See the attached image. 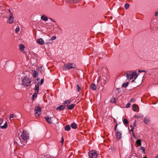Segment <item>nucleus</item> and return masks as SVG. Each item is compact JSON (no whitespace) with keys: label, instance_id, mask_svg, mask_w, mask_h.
Segmentation results:
<instances>
[{"label":"nucleus","instance_id":"44","mask_svg":"<svg viewBox=\"0 0 158 158\" xmlns=\"http://www.w3.org/2000/svg\"><path fill=\"white\" fill-rule=\"evenodd\" d=\"M103 81H106V77H105V76H104V77H103Z\"/></svg>","mask_w":158,"mask_h":158},{"label":"nucleus","instance_id":"30","mask_svg":"<svg viewBox=\"0 0 158 158\" xmlns=\"http://www.w3.org/2000/svg\"><path fill=\"white\" fill-rule=\"evenodd\" d=\"M76 88L77 89V91L78 92H79L81 89V87L79 86L78 84L77 85Z\"/></svg>","mask_w":158,"mask_h":158},{"label":"nucleus","instance_id":"26","mask_svg":"<svg viewBox=\"0 0 158 158\" xmlns=\"http://www.w3.org/2000/svg\"><path fill=\"white\" fill-rule=\"evenodd\" d=\"M137 106L136 104H134L132 105V109L134 111H135L136 110V107Z\"/></svg>","mask_w":158,"mask_h":158},{"label":"nucleus","instance_id":"2","mask_svg":"<svg viewBox=\"0 0 158 158\" xmlns=\"http://www.w3.org/2000/svg\"><path fill=\"white\" fill-rule=\"evenodd\" d=\"M31 82V79L29 78L27 76L24 77L22 81V84L25 86L30 85Z\"/></svg>","mask_w":158,"mask_h":158},{"label":"nucleus","instance_id":"41","mask_svg":"<svg viewBox=\"0 0 158 158\" xmlns=\"http://www.w3.org/2000/svg\"><path fill=\"white\" fill-rule=\"evenodd\" d=\"M44 82V79H42L40 81V85H42L43 83Z\"/></svg>","mask_w":158,"mask_h":158},{"label":"nucleus","instance_id":"5","mask_svg":"<svg viewBox=\"0 0 158 158\" xmlns=\"http://www.w3.org/2000/svg\"><path fill=\"white\" fill-rule=\"evenodd\" d=\"M41 108L39 106H37L35 108V116H38L41 114Z\"/></svg>","mask_w":158,"mask_h":158},{"label":"nucleus","instance_id":"23","mask_svg":"<svg viewBox=\"0 0 158 158\" xmlns=\"http://www.w3.org/2000/svg\"><path fill=\"white\" fill-rule=\"evenodd\" d=\"M136 144H138V146H141V140L139 139L137 140L136 141Z\"/></svg>","mask_w":158,"mask_h":158},{"label":"nucleus","instance_id":"21","mask_svg":"<svg viewBox=\"0 0 158 158\" xmlns=\"http://www.w3.org/2000/svg\"><path fill=\"white\" fill-rule=\"evenodd\" d=\"M70 100H66L64 102L63 104H64L65 105H67L70 104Z\"/></svg>","mask_w":158,"mask_h":158},{"label":"nucleus","instance_id":"29","mask_svg":"<svg viewBox=\"0 0 158 158\" xmlns=\"http://www.w3.org/2000/svg\"><path fill=\"white\" fill-rule=\"evenodd\" d=\"M129 7V4L128 3H126L124 6V7L126 9H128Z\"/></svg>","mask_w":158,"mask_h":158},{"label":"nucleus","instance_id":"11","mask_svg":"<svg viewBox=\"0 0 158 158\" xmlns=\"http://www.w3.org/2000/svg\"><path fill=\"white\" fill-rule=\"evenodd\" d=\"M121 135L122 134L120 132L118 131H117L116 136L117 139L119 140L121 139L122 138Z\"/></svg>","mask_w":158,"mask_h":158},{"label":"nucleus","instance_id":"38","mask_svg":"<svg viewBox=\"0 0 158 158\" xmlns=\"http://www.w3.org/2000/svg\"><path fill=\"white\" fill-rule=\"evenodd\" d=\"M81 0H73V2L74 3H77L80 1Z\"/></svg>","mask_w":158,"mask_h":158},{"label":"nucleus","instance_id":"56","mask_svg":"<svg viewBox=\"0 0 158 158\" xmlns=\"http://www.w3.org/2000/svg\"><path fill=\"white\" fill-rule=\"evenodd\" d=\"M67 2H69V1L68 0H67Z\"/></svg>","mask_w":158,"mask_h":158},{"label":"nucleus","instance_id":"20","mask_svg":"<svg viewBox=\"0 0 158 158\" xmlns=\"http://www.w3.org/2000/svg\"><path fill=\"white\" fill-rule=\"evenodd\" d=\"M17 118L16 115L14 114H10L9 117V119L10 120L12 118Z\"/></svg>","mask_w":158,"mask_h":158},{"label":"nucleus","instance_id":"15","mask_svg":"<svg viewBox=\"0 0 158 158\" xmlns=\"http://www.w3.org/2000/svg\"><path fill=\"white\" fill-rule=\"evenodd\" d=\"M150 120V118L148 117H145L144 119V122L145 123V124H147L148 123Z\"/></svg>","mask_w":158,"mask_h":158},{"label":"nucleus","instance_id":"12","mask_svg":"<svg viewBox=\"0 0 158 158\" xmlns=\"http://www.w3.org/2000/svg\"><path fill=\"white\" fill-rule=\"evenodd\" d=\"M90 89L92 90H95L96 89V86L94 83H92L90 85Z\"/></svg>","mask_w":158,"mask_h":158},{"label":"nucleus","instance_id":"55","mask_svg":"<svg viewBox=\"0 0 158 158\" xmlns=\"http://www.w3.org/2000/svg\"><path fill=\"white\" fill-rule=\"evenodd\" d=\"M134 81V80H133V81H132V82H133Z\"/></svg>","mask_w":158,"mask_h":158},{"label":"nucleus","instance_id":"13","mask_svg":"<svg viewBox=\"0 0 158 158\" xmlns=\"http://www.w3.org/2000/svg\"><path fill=\"white\" fill-rule=\"evenodd\" d=\"M45 118L48 123L51 124L52 123L51 118H50L48 116H47L46 117H45Z\"/></svg>","mask_w":158,"mask_h":158},{"label":"nucleus","instance_id":"49","mask_svg":"<svg viewBox=\"0 0 158 158\" xmlns=\"http://www.w3.org/2000/svg\"><path fill=\"white\" fill-rule=\"evenodd\" d=\"M49 19H50L53 22H55V21L54 20V19H52L50 18H49Z\"/></svg>","mask_w":158,"mask_h":158},{"label":"nucleus","instance_id":"8","mask_svg":"<svg viewBox=\"0 0 158 158\" xmlns=\"http://www.w3.org/2000/svg\"><path fill=\"white\" fill-rule=\"evenodd\" d=\"M14 17L13 16L12 13H10V15H9V16L8 18V19L7 20V23L10 24H11L14 22Z\"/></svg>","mask_w":158,"mask_h":158},{"label":"nucleus","instance_id":"47","mask_svg":"<svg viewBox=\"0 0 158 158\" xmlns=\"http://www.w3.org/2000/svg\"><path fill=\"white\" fill-rule=\"evenodd\" d=\"M158 14V11H156L155 13V16H157V15Z\"/></svg>","mask_w":158,"mask_h":158},{"label":"nucleus","instance_id":"3","mask_svg":"<svg viewBox=\"0 0 158 158\" xmlns=\"http://www.w3.org/2000/svg\"><path fill=\"white\" fill-rule=\"evenodd\" d=\"M75 65L73 63L66 64H64L63 66V68L64 69L66 70L68 69H70L75 68Z\"/></svg>","mask_w":158,"mask_h":158},{"label":"nucleus","instance_id":"22","mask_svg":"<svg viewBox=\"0 0 158 158\" xmlns=\"http://www.w3.org/2000/svg\"><path fill=\"white\" fill-rule=\"evenodd\" d=\"M65 130L66 131H69L70 129V127L69 125H67L65 127Z\"/></svg>","mask_w":158,"mask_h":158},{"label":"nucleus","instance_id":"51","mask_svg":"<svg viewBox=\"0 0 158 158\" xmlns=\"http://www.w3.org/2000/svg\"><path fill=\"white\" fill-rule=\"evenodd\" d=\"M155 158H158V154L157 155V156L155 157Z\"/></svg>","mask_w":158,"mask_h":158},{"label":"nucleus","instance_id":"28","mask_svg":"<svg viewBox=\"0 0 158 158\" xmlns=\"http://www.w3.org/2000/svg\"><path fill=\"white\" fill-rule=\"evenodd\" d=\"M128 84H129L128 82H127L126 83H124L122 85V86L123 87H125V88L128 85Z\"/></svg>","mask_w":158,"mask_h":158},{"label":"nucleus","instance_id":"54","mask_svg":"<svg viewBox=\"0 0 158 158\" xmlns=\"http://www.w3.org/2000/svg\"><path fill=\"white\" fill-rule=\"evenodd\" d=\"M143 158H147L146 157H143Z\"/></svg>","mask_w":158,"mask_h":158},{"label":"nucleus","instance_id":"6","mask_svg":"<svg viewBox=\"0 0 158 158\" xmlns=\"http://www.w3.org/2000/svg\"><path fill=\"white\" fill-rule=\"evenodd\" d=\"M89 155L90 158H96L98 156L96 152L93 151L89 152Z\"/></svg>","mask_w":158,"mask_h":158},{"label":"nucleus","instance_id":"35","mask_svg":"<svg viewBox=\"0 0 158 158\" xmlns=\"http://www.w3.org/2000/svg\"><path fill=\"white\" fill-rule=\"evenodd\" d=\"M38 92H35L33 95V98L36 97L37 96V94Z\"/></svg>","mask_w":158,"mask_h":158},{"label":"nucleus","instance_id":"4","mask_svg":"<svg viewBox=\"0 0 158 158\" xmlns=\"http://www.w3.org/2000/svg\"><path fill=\"white\" fill-rule=\"evenodd\" d=\"M126 74L127 78H129L130 80L133 79L135 75V72L132 71H127Z\"/></svg>","mask_w":158,"mask_h":158},{"label":"nucleus","instance_id":"48","mask_svg":"<svg viewBox=\"0 0 158 158\" xmlns=\"http://www.w3.org/2000/svg\"><path fill=\"white\" fill-rule=\"evenodd\" d=\"M8 11H9V15H10V13H12L11 12V10H10V9H9V10H8Z\"/></svg>","mask_w":158,"mask_h":158},{"label":"nucleus","instance_id":"32","mask_svg":"<svg viewBox=\"0 0 158 158\" xmlns=\"http://www.w3.org/2000/svg\"><path fill=\"white\" fill-rule=\"evenodd\" d=\"M19 29L20 28L18 26H17V28L15 30V32L16 33H17L19 31Z\"/></svg>","mask_w":158,"mask_h":158},{"label":"nucleus","instance_id":"43","mask_svg":"<svg viewBox=\"0 0 158 158\" xmlns=\"http://www.w3.org/2000/svg\"><path fill=\"white\" fill-rule=\"evenodd\" d=\"M141 150H142V151H143V153H145V152H145V149H144V147H141Z\"/></svg>","mask_w":158,"mask_h":158},{"label":"nucleus","instance_id":"33","mask_svg":"<svg viewBox=\"0 0 158 158\" xmlns=\"http://www.w3.org/2000/svg\"><path fill=\"white\" fill-rule=\"evenodd\" d=\"M110 102H111L115 103L116 102V99L115 98H112L110 100Z\"/></svg>","mask_w":158,"mask_h":158},{"label":"nucleus","instance_id":"36","mask_svg":"<svg viewBox=\"0 0 158 158\" xmlns=\"http://www.w3.org/2000/svg\"><path fill=\"white\" fill-rule=\"evenodd\" d=\"M135 76H134V77H135V78H134V79H135L137 77L138 75H137V73H136V72H135Z\"/></svg>","mask_w":158,"mask_h":158},{"label":"nucleus","instance_id":"39","mask_svg":"<svg viewBox=\"0 0 158 158\" xmlns=\"http://www.w3.org/2000/svg\"><path fill=\"white\" fill-rule=\"evenodd\" d=\"M146 71L145 70H139L138 71V72L139 73H140L142 72H145Z\"/></svg>","mask_w":158,"mask_h":158},{"label":"nucleus","instance_id":"10","mask_svg":"<svg viewBox=\"0 0 158 158\" xmlns=\"http://www.w3.org/2000/svg\"><path fill=\"white\" fill-rule=\"evenodd\" d=\"M65 107V105H61L56 108L57 110L58 111H60L63 110Z\"/></svg>","mask_w":158,"mask_h":158},{"label":"nucleus","instance_id":"19","mask_svg":"<svg viewBox=\"0 0 158 158\" xmlns=\"http://www.w3.org/2000/svg\"><path fill=\"white\" fill-rule=\"evenodd\" d=\"M41 18L44 21H47L48 19V18L47 16L44 15H43L41 16Z\"/></svg>","mask_w":158,"mask_h":158},{"label":"nucleus","instance_id":"9","mask_svg":"<svg viewBox=\"0 0 158 158\" xmlns=\"http://www.w3.org/2000/svg\"><path fill=\"white\" fill-rule=\"evenodd\" d=\"M37 42L40 45H43L44 43L43 40L41 38L37 39Z\"/></svg>","mask_w":158,"mask_h":158},{"label":"nucleus","instance_id":"45","mask_svg":"<svg viewBox=\"0 0 158 158\" xmlns=\"http://www.w3.org/2000/svg\"><path fill=\"white\" fill-rule=\"evenodd\" d=\"M18 76L16 77V80L17 81H20L19 78H18Z\"/></svg>","mask_w":158,"mask_h":158},{"label":"nucleus","instance_id":"52","mask_svg":"<svg viewBox=\"0 0 158 158\" xmlns=\"http://www.w3.org/2000/svg\"><path fill=\"white\" fill-rule=\"evenodd\" d=\"M133 133V136L135 137V135H134V133Z\"/></svg>","mask_w":158,"mask_h":158},{"label":"nucleus","instance_id":"50","mask_svg":"<svg viewBox=\"0 0 158 158\" xmlns=\"http://www.w3.org/2000/svg\"><path fill=\"white\" fill-rule=\"evenodd\" d=\"M106 81H103V85H105L106 83Z\"/></svg>","mask_w":158,"mask_h":158},{"label":"nucleus","instance_id":"34","mask_svg":"<svg viewBox=\"0 0 158 158\" xmlns=\"http://www.w3.org/2000/svg\"><path fill=\"white\" fill-rule=\"evenodd\" d=\"M20 49V50H23L25 48L23 44H21L19 45Z\"/></svg>","mask_w":158,"mask_h":158},{"label":"nucleus","instance_id":"17","mask_svg":"<svg viewBox=\"0 0 158 158\" xmlns=\"http://www.w3.org/2000/svg\"><path fill=\"white\" fill-rule=\"evenodd\" d=\"M75 105V104H72L70 105H68L67 106V108L69 110H72L74 108Z\"/></svg>","mask_w":158,"mask_h":158},{"label":"nucleus","instance_id":"24","mask_svg":"<svg viewBox=\"0 0 158 158\" xmlns=\"http://www.w3.org/2000/svg\"><path fill=\"white\" fill-rule=\"evenodd\" d=\"M38 75L37 72L35 70H34L33 73V76L34 77H36Z\"/></svg>","mask_w":158,"mask_h":158},{"label":"nucleus","instance_id":"16","mask_svg":"<svg viewBox=\"0 0 158 158\" xmlns=\"http://www.w3.org/2000/svg\"><path fill=\"white\" fill-rule=\"evenodd\" d=\"M71 127L73 129H76L77 127V125L75 123L73 122L70 125Z\"/></svg>","mask_w":158,"mask_h":158},{"label":"nucleus","instance_id":"7","mask_svg":"<svg viewBox=\"0 0 158 158\" xmlns=\"http://www.w3.org/2000/svg\"><path fill=\"white\" fill-rule=\"evenodd\" d=\"M3 119L2 118H0V127L2 129H4L6 128L8 125V123L6 122L4 125L2 126L1 125L3 121Z\"/></svg>","mask_w":158,"mask_h":158},{"label":"nucleus","instance_id":"18","mask_svg":"<svg viewBox=\"0 0 158 158\" xmlns=\"http://www.w3.org/2000/svg\"><path fill=\"white\" fill-rule=\"evenodd\" d=\"M39 85L36 84L35 85V92H38L39 89Z\"/></svg>","mask_w":158,"mask_h":158},{"label":"nucleus","instance_id":"31","mask_svg":"<svg viewBox=\"0 0 158 158\" xmlns=\"http://www.w3.org/2000/svg\"><path fill=\"white\" fill-rule=\"evenodd\" d=\"M56 36H52L51 38V40H49V43H51V42H50V41H51L52 40L56 39Z\"/></svg>","mask_w":158,"mask_h":158},{"label":"nucleus","instance_id":"14","mask_svg":"<svg viewBox=\"0 0 158 158\" xmlns=\"http://www.w3.org/2000/svg\"><path fill=\"white\" fill-rule=\"evenodd\" d=\"M136 125L135 122H134L133 123H132L130 125V127H131V131L132 132V133H133V129L134 127H135Z\"/></svg>","mask_w":158,"mask_h":158},{"label":"nucleus","instance_id":"27","mask_svg":"<svg viewBox=\"0 0 158 158\" xmlns=\"http://www.w3.org/2000/svg\"><path fill=\"white\" fill-rule=\"evenodd\" d=\"M123 123L124 124H127L128 123V122L127 118H125L123 120Z\"/></svg>","mask_w":158,"mask_h":158},{"label":"nucleus","instance_id":"25","mask_svg":"<svg viewBox=\"0 0 158 158\" xmlns=\"http://www.w3.org/2000/svg\"><path fill=\"white\" fill-rule=\"evenodd\" d=\"M40 78L39 77H37V79L35 81V84L37 83L36 84H38V85H40Z\"/></svg>","mask_w":158,"mask_h":158},{"label":"nucleus","instance_id":"1","mask_svg":"<svg viewBox=\"0 0 158 158\" xmlns=\"http://www.w3.org/2000/svg\"><path fill=\"white\" fill-rule=\"evenodd\" d=\"M28 139V136L26 133V131H23L21 135L19 137L18 142H14V144H17L21 146L25 145L27 143V139Z\"/></svg>","mask_w":158,"mask_h":158},{"label":"nucleus","instance_id":"53","mask_svg":"<svg viewBox=\"0 0 158 158\" xmlns=\"http://www.w3.org/2000/svg\"><path fill=\"white\" fill-rule=\"evenodd\" d=\"M117 90H118V89L117 88Z\"/></svg>","mask_w":158,"mask_h":158},{"label":"nucleus","instance_id":"40","mask_svg":"<svg viewBox=\"0 0 158 158\" xmlns=\"http://www.w3.org/2000/svg\"><path fill=\"white\" fill-rule=\"evenodd\" d=\"M130 103H128L126 105V107L127 108H128V107H130Z\"/></svg>","mask_w":158,"mask_h":158},{"label":"nucleus","instance_id":"46","mask_svg":"<svg viewBox=\"0 0 158 158\" xmlns=\"http://www.w3.org/2000/svg\"><path fill=\"white\" fill-rule=\"evenodd\" d=\"M117 123L115 126V127H114V131H116V128L117 127Z\"/></svg>","mask_w":158,"mask_h":158},{"label":"nucleus","instance_id":"37","mask_svg":"<svg viewBox=\"0 0 158 158\" xmlns=\"http://www.w3.org/2000/svg\"><path fill=\"white\" fill-rule=\"evenodd\" d=\"M135 99L134 98H132L130 101V102H135Z\"/></svg>","mask_w":158,"mask_h":158},{"label":"nucleus","instance_id":"42","mask_svg":"<svg viewBox=\"0 0 158 158\" xmlns=\"http://www.w3.org/2000/svg\"><path fill=\"white\" fill-rule=\"evenodd\" d=\"M64 141V139H63V137H62L61 138V141H60V143H62V145H63V142Z\"/></svg>","mask_w":158,"mask_h":158}]
</instances>
